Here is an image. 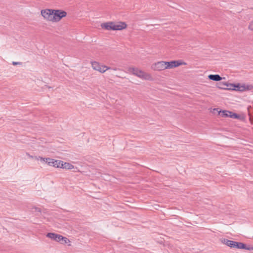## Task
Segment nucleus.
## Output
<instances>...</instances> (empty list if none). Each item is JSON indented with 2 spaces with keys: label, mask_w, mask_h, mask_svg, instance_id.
<instances>
[{
  "label": "nucleus",
  "mask_w": 253,
  "mask_h": 253,
  "mask_svg": "<svg viewBox=\"0 0 253 253\" xmlns=\"http://www.w3.org/2000/svg\"><path fill=\"white\" fill-rule=\"evenodd\" d=\"M101 27L107 30H122L126 29L127 25L126 23L123 22L118 23L109 22L101 24Z\"/></svg>",
  "instance_id": "1"
},
{
  "label": "nucleus",
  "mask_w": 253,
  "mask_h": 253,
  "mask_svg": "<svg viewBox=\"0 0 253 253\" xmlns=\"http://www.w3.org/2000/svg\"><path fill=\"white\" fill-rule=\"evenodd\" d=\"M34 158L37 160H40L41 162H43L45 163V161L46 159V158H43L40 156H35L34 157Z\"/></svg>",
  "instance_id": "16"
},
{
  "label": "nucleus",
  "mask_w": 253,
  "mask_h": 253,
  "mask_svg": "<svg viewBox=\"0 0 253 253\" xmlns=\"http://www.w3.org/2000/svg\"><path fill=\"white\" fill-rule=\"evenodd\" d=\"M45 160V163H46L48 166L56 168H60L61 164L63 163V161L61 160H55L51 158H46Z\"/></svg>",
  "instance_id": "6"
},
{
  "label": "nucleus",
  "mask_w": 253,
  "mask_h": 253,
  "mask_svg": "<svg viewBox=\"0 0 253 253\" xmlns=\"http://www.w3.org/2000/svg\"><path fill=\"white\" fill-rule=\"evenodd\" d=\"M129 71L133 75L145 80L151 81L153 78L150 74L147 73L141 70L136 68H130Z\"/></svg>",
  "instance_id": "2"
},
{
  "label": "nucleus",
  "mask_w": 253,
  "mask_h": 253,
  "mask_svg": "<svg viewBox=\"0 0 253 253\" xmlns=\"http://www.w3.org/2000/svg\"><path fill=\"white\" fill-rule=\"evenodd\" d=\"M60 168L66 169H72L74 168V166L69 163H66L63 161V163L61 164Z\"/></svg>",
  "instance_id": "12"
},
{
  "label": "nucleus",
  "mask_w": 253,
  "mask_h": 253,
  "mask_svg": "<svg viewBox=\"0 0 253 253\" xmlns=\"http://www.w3.org/2000/svg\"><path fill=\"white\" fill-rule=\"evenodd\" d=\"M165 61H159L151 66V69L154 71H163L166 69Z\"/></svg>",
  "instance_id": "8"
},
{
  "label": "nucleus",
  "mask_w": 253,
  "mask_h": 253,
  "mask_svg": "<svg viewBox=\"0 0 253 253\" xmlns=\"http://www.w3.org/2000/svg\"><path fill=\"white\" fill-rule=\"evenodd\" d=\"M26 155L27 156H28V157L30 158H31V159H33L34 158V156H33L32 155H30L28 153H26Z\"/></svg>",
  "instance_id": "23"
},
{
  "label": "nucleus",
  "mask_w": 253,
  "mask_h": 253,
  "mask_svg": "<svg viewBox=\"0 0 253 253\" xmlns=\"http://www.w3.org/2000/svg\"><path fill=\"white\" fill-rule=\"evenodd\" d=\"M231 86H233L235 87L234 88H233L234 90H236V88H237V90H241V91L243 90L246 89H250L253 88V86L251 85H244L241 86V87L242 88H241L240 87V85L239 84L237 85L231 84Z\"/></svg>",
  "instance_id": "11"
},
{
  "label": "nucleus",
  "mask_w": 253,
  "mask_h": 253,
  "mask_svg": "<svg viewBox=\"0 0 253 253\" xmlns=\"http://www.w3.org/2000/svg\"><path fill=\"white\" fill-rule=\"evenodd\" d=\"M165 64L166 65V69H167L177 67L182 65H186V63L182 62L181 60H177L169 62L165 61Z\"/></svg>",
  "instance_id": "5"
},
{
  "label": "nucleus",
  "mask_w": 253,
  "mask_h": 253,
  "mask_svg": "<svg viewBox=\"0 0 253 253\" xmlns=\"http://www.w3.org/2000/svg\"><path fill=\"white\" fill-rule=\"evenodd\" d=\"M231 118H234V119L238 118V115L236 113H232Z\"/></svg>",
  "instance_id": "21"
},
{
  "label": "nucleus",
  "mask_w": 253,
  "mask_h": 253,
  "mask_svg": "<svg viewBox=\"0 0 253 253\" xmlns=\"http://www.w3.org/2000/svg\"><path fill=\"white\" fill-rule=\"evenodd\" d=\"M222 242L224 244L226 245V246H227L228 247H230V246H231L232 241H231V240H229L226 239H224L222 240Z\"/></svg>",
  "instance_id": "14"
},
{
  "label": "nucleus",
  "mask_w": 253,
  "mask_h": 253,
  "mask_svg": "<svg viewBox=\"0 0 253 253\" xmlns=\"http://www.w3.org/2000/svg\"><path fill=\"white\" fill-rule=\"evenodd\" d=\"M245 244L244 243L233 241H232L231 246H230V248H236L240 249H241V248H245Z\"/></svg>",
  "instance_id": "10"
},
{
  "label": "nucleus",
  "mask_w": 253,
  "mask_h": 253,
  "mask_svg": "<svg viewBox=\"0 0 253 253\" xmlns=\"http://www.w3.org/2000/svg\"><path fill=\"white\" fill-rule=\"evenodd\" d=\"M92 68L93 70L97 71L101 73H103L106 72L107 70L110 69L111 68L106 66L101 65L100 63L96 61L91 62Z\"/></svg>",
  "instance_id": "3"
},
{
  "label": "nucleus",
  "mask_w": 253,
  "mask_h": 253,
  "mask_svg": "<svg viewBox=\"0 0 253 253\" xmlns=\"http://www.w3.org/2000/svg\"><path fill=\"white\" fill-rule=\"evenodd\" d=\"M245 248H241V249H245L247 250H253V247H247V246L245 244Z\"/></svg>",
  "instance_id": "19"
},
{
  "label": "nucleus",
  "mask_w": 253,
  "mask_h": 253,
  "mask_svg": "<svg viewBox=\"0 0 253 253\" xmlns=\"http://www.w3.org/2000/svg\"><path fill=\"white\" fill-rule=\"evenodd\" d=\"M223 113H228V117H229L230 118H231V116H232V112H231V111H226V110H225V111H223Z\"/></svg>",
  "instance_id": "18"
},
{
  "label": "nucleus",
  "mask_w": 253,
  "mask_h": 253,
  "mask_svg": "<svg viewBox=\"0 0 253 253\" xmlns=\"http://www.w3.org/2000/svg\"><path fill=\"white\" fill-rule=\"evenodd\" d=\"M219 115L220 116L223 117H228V113H223V111H220L219 112Z\"/></svg>",
  "instance_id": "17"
},
{
  "label": "nucleus",
  "mask_w": 253,
  "mask_h": 253,
  "mask_svg": "<svg viewBox=\"0 0 253 253\" xmlns=\"http://www.w3.org/2000/svg\"><path fill=\"white\" fill-rule=\"evenodd\" d=\"M46 237L57 242H60L63 239V236L53 233H48L46 235Z\"/></svg>",
  "instance_id": "9"
},
{
  "label": "nucleus",
  "mask_w": 253,
  "mask_h": 253,
  "mask_svg": "<svg viewBox=\"0 0 253 253\" xmlns=\"http://www.w3.org/2000/svg\"><path fill=\"white\" fill-rule=\"evenodd\" d=\"M36 210H37V211H40V209H38V208H36Z\"/></svg>",
  "instance_id": "25"
},
{
  "label": "nucleus",
  "mask_w": 253,
  "mask_h": 253,
  "mask_svg": "<svg viewBox=\"0 0 253 253\" xmlns=\"http://www.w3.org/2000/svg\"><path fill=\"white\" fill-rule=\"evenodd\" d=\"M67 15L66 12L61 10H54L52 16L53 22H58Z\"/></svg>",
  "instance_id": "4"
},
{
  "label": "nucleus",
  "mask_w": 253,
  "mask_h": 253,
  "mask_svg": "<svg viewBox=\"0 0 253 253\" xmlns=\"http://www.w3.org/2000/svg\"><path fill=\"white\" fill-rule=\"evenodd\" d=\"M12 64L13 65H20V64H21V62H12Z\"/></svg>",
  "instance_id": "22"
},
{
  "label": "nucleus",
  "mask_w": 253,
  "mask_h": 253,
  "mask_svg": "<svg viewBox=\"0 0 253 253\" xmlns=\"http://www.w3.org/2000/svg\"><path fill=\"white\" fill-rule=\"evenodd\" d=\"M112 69H113V70H114V71H116V70H118V69H117V68H113Z\"/></svg>",
  "instance_id": "24"
},
{
  "label": "nucleus",
  "mask_w": 253,
  "mask_h": 253,
  "mask_svg": "<svg viewBox=\"0 0 253 253\" xmlns=\"http://www.w3.org/2000/svg\"><path fill=\"white\" fill-rule=\"evenodd\" d=\"M249 29L251 30H253V21L249 25Z\"/></svg>",
  "instance_id": "20"
},
{
  "label": "nucleus",
  "mask_w": 253,
  "mask_h": 253,
  "mask_svg": "<svg viewBox=\"0 0 253 253\" xmlns=\"http://www.w3.org/2000/svg\"><path fill=\"white\" fill-rule=\"evenodd\" d=\"M42 15L45 19L53 22V9H45L41 11Z\"/></svg>",
  "instance_id": "7"
},
{
  "label": "nucleus",
  "mask_w": 253,
  "mask_h": 253,
  "mask_svg": "<svg viewBox=\"0 0 253 253\" xmlns=\"http://www.w3.org/2000/svg\"><path fill=\"white\" fill-rule=\"evenodd\" d=\"M208 78L210 80L214 81H219L222 79V78L219 75H210Z\"/></svg>",
  "instance_id": "13"
},
{
  "label": "nucleus",
  "mask_w": 253,
  "mask_h": 253,
  "mask_svg": "<svg viewBox=\"0 0 253 253\" xmlns=\"http://www.w3.org/2000/svg\"><path fill=\"white\" fill-rule=\"evenodd\" d=\"M62 244H68L70 242V240L66 237H63V239L61 240L60 242Z\"/></svg>",
  "instance_id": "15"
}]
</instances>
